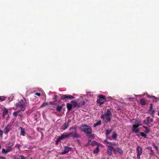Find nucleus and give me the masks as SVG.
I'll use <instances>...</instances> for the list:
<instances>
[{
	"label": "nucleus",
	"instance_id": "37",
	"mask_svg": "<svg viewBox=\"0 0 159 159\" xmlns=\"http://www.w3.org/2000/svg\"><path fill=\"white\" fill-rule=\"evenodd\" d=\"M147 97L148 98H154V99H158V98H156L154 96H150L149 95H147Z\"/></svg>",
	"mask_w": 159,
	"mask_h": 159
},
{
	"label": "nucleus",
	"instance_id": "20",
	"mask_svg": "<svg viewBox=\"0 0 159 159\" xmlns=\"http://www.w3.org/2000/svg\"><path fill=\"white\" fill-rule=\"evenodd\" d=\"M21 129V132L20 133V135L22 136H24L25 132V129L24 128H22L21 127H20Z\"/></svg>",
	"mask_w": 159,
	"mask_h": 159
},
{
	"label": "nucleus",
	"instance_id": "7",
	"mask_svg": "<svg viewBox=\"0 0 159 159\" xmlns=\"http://www.w3.org/2000/svg\"><path fill=\"white\" fill-rule=\"evenodd\" d=\"M70 136V135L69 133H66L65 134H62L58 138L57 141H56V143H57V141L58 142L63 139L69 138Z\"/></svg>",
	"mask_w": 159,
	"mask_h": 159
},
{
	"label": "nucleus",
	"instance_id": "26",
	"mask_svg": "<svg viewBox=\"0 0 159 159\" xmlns=\"http://www.w3.org/2000/svg\"><path fill=\"white\" fill-rule=\"evenodd\" d=\"M101 120H99L93 124V127H95L97 126L100 125H101Z\"/></svg>",
	"mask_w": 159,
	"mask_h": 159
},
{
	"label": "nucleus",
	"instance_id": "13",
	"mask_svg": "<svg viewBox=\"0 0 159 159\" xmlns=\"http://www.w3.org/2000/svg\"><path fill=\"white\" fill-rule=\"evenodd\" d=\"M146 149H148L150 152L149 153V155L151 156L154 155L155 154L154 152V150L152 149V148L151 146H148L146 148Z\"/></svg>",
	"mask_w": 159,
	"mask_h": 159
},
{
	"label": "nucleus",
	"instance_id": "12",
	"mask_svg": "<svg viewBox=\"0 0 159 159\" xmlns=\"http://www.w3.org/2000/svg\"><path fill=\"white\" fill-rule=\"evenodd\" d=\"M71 149V148L66 146L64 148V151L61 153V154H64L69 152Z\"/></svg>",
	"mask_w": 159,
	"mask_h": 159
},
{
	"label": "nucleus",
	"instance_id": "3",
	"mask_svg": "<svg viewBox=\"0 0 159 159\" xmlns=\"http://www.w3.org/2000/svg\"><path fill=\"white\" fill-rule=\"evenodd\" d=\"M80 130L83 132L89 134H91L92 132L91 128L89 126L86 125H83L80 127Z\"/></svg>",
	"mask_w": 159,
	"mask_h": 159
},
{
	"label": "nucleus",
	"instance_id": "6",
	"mask_svg": "<svg viewBox=\"0 0 159 159\" xmlns=\"http://www.w3.org/2000/svg\"><path fill=\"white\" fill-rule=\"evenodd\" d=\"M142 147L139 146H137L136 148V152H137V159H139L140 158V156L142 154Z\"/></svg>",
	"mask_w": 159,
	"mask_h": 159
},
{
	"label": "nucleus",
	"instance_id": "61",
	"mask_svg": "<svg viewBox=\"0 0 159 159\" xmlns=\"http://www.w3.org/2000/svg\"><path fill=\"white\" fill-rule=\"evenodd\" d=\"M1 145L0 144V149L1 148Z\"/></svg>",
	"mask_w": 159,
	"mask_h": 159
},
{
	"label": "nucleus",
	"instance_id": "42",
	"mask_svg": "<svg viewBox=\"0 0 159 159\" xmlns=\"http://www.w3.org/2000/svg\"><path fill=\"white\" fill-rule=\"evenodd\" d=\"M3 131L0 129V135L2 136L3 135Z\"/></svg>",
	"mask_w": 159,
	"mask_h": 159
},
{
	"label": "nucleus",
	"instance_id": "2",
	"mask_svg": "<svg viewBox=\"0 0 159 159\" xmlns=\"http://www.w3.org/2000/svg\"><path fill=\"white\" fill-rule=\"evenodd\" d=\"M77 126L76 125L70 127L69 129L70 133H69L70 136L73 138H80L81 137L80 134H78L77 131Z\"/></svg>",
	"mask_w": 159,
	"mask_h": 159
},
{
	"label": "nucleus",
	"instance_id": "57",
	"mask_svg": "<svg viewBox=\"0 0 159 159\" xmlns=\"http://www.w3.org/2000/svg\"><path fill=\"white\" fill-rule=\"evenodd\" d=\"M6 115L5 114H4L3 113V114H2V117H4Z\"/></svg>",
	"mask_w": 159,
	"mask_h": 159
},
{
	"label": "nucleus",
	"instance_id": "27",
	"mask_svg": "<svg viewBox=\"0 0 159 159\" xmlns=\"http://www.w3.org/2000/svg\"><path fill=\"white\" fill-rule=\"evenodd\" d=\"M15 159H29L28 157H25L23 155L20 156L16 158Z\"/></svg>",
	"mask_w": 159,
	"mask_h": 159
},
{
	"label": "nucleus",
	"instance_id": "45",
	"mask_svg": "<svg viewBox=\"0 0 159 159\" xmlns=\"http://www.w3.org/2000/svg\"><path fill=\"white\" fill-rule=\"evenodd\" d=\"M6 159V158L5 157L0 156V159Z\"/></svg>",
	"mask_w": 159,
	"mask_h": 159
},
{
	"label": "nucleus",
	"instance_id": "16",
	"mask_svg": "<svg viewBox=\"0 0 159 159\" xmlns=\"http://www.w3.org/2000/svg\"><path fill=\"white\" fill-rule=\"evenodd\" d=\"M146 119V120H144L143 121V123L147 125H148L149 123L150 117H147Z\"/></svg>",
	"mask_w": 159,
	"mask_h": 159
},
{
	"label": "nucleus",
	"instance_id": "4",
	"mask_svg": "<svg viewBox=\"0 0 159 159\" xmlns=\"http://www.w3.org/2000/svg\"><path fill=\"white\" fill-rule=\"evenodd\" d=\"M16 107H19L22 111H25L26 109V105L23 100H21L15 104Z\"/></svg>",
	"mask_w": 159,
	"mask_h": 159
},
{
	"label": "nucleus",
	"instance_id": "43",
	"mask_svg": "<svg viewBox=\"0 0 159 159\" xmlns=\"http://www.w3.org/2000/svg\"><path fill=\"white\" fill-rule=\"evenodd\" d=\"M85 104V102L84 101L82 102V104H80L79 105H84Z\"/></svg>",
	"mask_w": 159,
	"mask_h": 159
},
{
	"label": "nucleus",
	"instance_id": "9",
	"mask_svg": "<svg viewBox=\"0 0 159 159\" xmlns=\"http://www.w3.org/2000/svg\"><path fill=\"white\" fill-rule=\"evenodd\" d=\"M112 130V129H108L106 130V138L107 139H108L110 140H112V139H111V137L110 136H109V134H110Z\"/></svg>",
	"mask_w": 159,
	"mask_h": 159
},
{
	"label": "nucleus",
	"instance_id": "1",
	"mask_svg": "<svg viewBox=\"0 0 159 159\" xmlns=\"http://www.w3.org/2000/svg\"><path fill=\"white\" fill-rule=\"evenodd\" d=\"M112 113L110 109H108L107 110V112L102 115L101 118L103 119V121L107 123L111 122V117L112 116Z\"/></svg>",
	"mask_w": 159,
	"mask_h": 159
},
{
	"label": "nucleus",
	"instance_id": "14",
	"mask_svg": "<svg viewBox=\"0 0 159 159\" xmlns=\"http://www.w3.org/2000/svg\"><path fill=\"white\" fill-rule=\"evenodd\" d=\"M103 142L105 143L110 144V145H112H112L116 146V143L114 142H109L107 141V140H104L103 141Z\"/></svg>",
	"mask_w": 159,
	"mask_h": 159
},
{
	"label": "nucleus",
	"instance_id": "56",
	"mask_svg": "<svg viewBox=\"0 0 159 159\" xmlns=\"http://www.w3.org/2000/svg\"><path fill=\"white\" fill-rule=\"evenodd\" d=\"M143 128H145V129H146L147 128H148V127H146V126H143Z\"/></svg>",
	"mask_w": 159,
	"mask_h": 159
},
{
	"label": "nucleus",
	"instance_id": "62",
	"mask_svg": "<svg viewBox=\"0 0 159 159\" xmlns=\"http://www.w3.org/2000/svg\"><path fill=\"white\" fill-rule=\"evenodd\" d=\"M31 159H32V158H31Z\"/></svg>",
	"mask_w": 159,
	"mask_h": 159
},
{
	"label": "nucleus",
	"instance_id": "59",
	"mask_svg": "<svg viewBox=\"0 0 159 159\" xmlns=\"http://www.w3.org/2000/svg\"><path fill=\"white\" fill-rule=\"evenodd\" d=\"M157 115H158V116H159V112H158V113H157Z\"/></svg>",
	"mask_w": 159,
	"mask_h": 159
},
{
	"label": "nucleus",
	"instance_id": "33",
	"mask_svg": "<svg viewBox=\"0 0 159 159\" xmlns=\"http://www.w3.org/2000/svg\"><path fill=\"white\" fill-rule=\"evenodd\" d=\"M6 98L4 96H0V101L2 102L5 100Z\"/></svg>",
	"mask_w": 159,
	"mask_h": 159
},
{
	"label": "nucleus",
	"instance_id": "52",
	"mask_svg": "<svg viewBox=\"0 0 159 159\" xmlns=\"http://www.w3.org/2000/svg\"><path fill=\"white\" fill-rule=\"evenodd\" d=\"M78 107L81 106V105H79L80 104H82V102H81L79 103L78 102Z\"/></svg>",
	"mask_w": 159,
	"mask_h": 159
},
{
	"label": "nucleus",
	"instance_id": "24",
	"mask_svg": "<svg viewBox=\"0 0 159 159\" xmlns=\"http://www.w3.org/2000/svg\"><path fill=\"white\" fill-rule=\"evenodd\" d=\"M152 146L154 147L155 148L156 151L157 152V153L159 152V149L158 148V147L157 146L155 143H153L152 144Z\"/></svg>",
	"mask_w": 159,
	"mask_h": 159
},
{
	"label": "nucleus",
	"instance_id": "44",
	"mask_svg": "<svg viewBox=\"0 0 159 159\" xmlns=\"http://www.w3.org/2000/svg\"><path fill=\"white\" fill-rule=\"evenodd\" d=\"M28 138L30 140L33 139V137L31 136H28Z\"/></svg>",
	"mask_w": 159,
	"mask_h": 159
},
{
	"label": "nucleus",
	"instance_id": "18",
	"mask_svg": "<svg viewBox=\"0 0 159 159\" xmlns=\"http://www.w3.org/2000/svg\"><path fill=\"white\" fill-rule=\"evenodd\" d=\"M72 105L69 103H67L66 104V107L68 111H70L72 108Z\"/></svg>",
	"mask_w": 159,
	"mask_h": 159
},
{
	"label": "nucleus",
	"instance_id": "21",
	"mask_svg": "<svg viewBox=\"0 0 159 159\" xmlns=\"http://www.w3.org/2000/svg\"><path fill=\"white\" fill-rule=\"evenodd\" d=\"M140 103L142 105H144L146 104V101L143 98H141L140 99Z\"/></svg>",
	"mask_w": 159,
	"mask_h": 159
},
{
	"label": "nucleus",
	"instance_id": "41",
	"mask_svg": "<svg viewBox=\"0 0 159 159\" xmlns=\"http://www.w3.org/2000/svg\"><path fill=\"white\" fill-rule=\"evenodd\" d=\"M113 149L112 150L113 152H114V153L115 154L116 152L117 148L116 149L113 147Z\"/></svg>",
	"mask_w": 159,
	"mask_h": 159
},
{
	"label": "nucleus",
	"instance_id": "34",
	"mask_svg": "<svg viewBox=\"0 0 159 159\" xmlns=\"http://www.w3.org/2000/svg\"><path fill=\"white\" fill-rule=\"evenodd\" d=\"M149 111L151 112V115L152 116L154 115V113L155 111V110L153 109H152V110H149Z\"/></svg>",
	"mask_w": 159,
	"mask_h": 159
},
{
	"label": "nucleus",
	"instance_id": "40",
	"mask_svg": "<svg viewBox=\"0 0 159 159\" xmlns=\"http://www.w3.org/2000/svg\"><path fill=\"white\" fill-rule=\"evenodd\" d=\"M150 107H149V110H152L153 109V104L152 103L150 104Z\"/></svg>",
	"mask_w": 159,
	"mask_h": 159
},
{
	"label": "nucleus",
	"instance_id": "22",
	"mask_svg": "<svg viewBox=\"0 0 159 159\" xmlns=\"http://www.w3.org/2000/svg\"><path fill=\"white\" fill-rule=\"evenodd\" d=\"M117 134L115 132H113L112 137H111V139H112L116 140L117 138Z\"/></svg>",
	"mask_w": 159,
	"mask_h": 159
},
{
	"label": "nucleus",
	"instance_id": "10",
	"mask_svg": "<svg viewBox=\"0 0 159 159\" xmlns=\"http://www.w3.org/2000/svg\"><path fill=\"white\" fill-rule=\"evenodd\" d=\"M11 125H7L4 129V132L5 134H7L11 129Z\"/></svg>",
	"mask_w": 159,
	"mask_h": 159
},
{
	"label": "nucleus",
	"instance_id": "15",
	"mask_svg": "<svg viewBox=\"0 0 159 159\" xmlns=\"http://www.w3.org/2000/svg\"><path fill=\"white\" fill-rule=\"evenodd\" d=\"M69 126V125H68V124H67L66 122L62 126L61 129L63 130H65L68 128Z\"/></svg>",
	"mask_w": 159,
	"mask_h": 159
},
{
	"label": "nucleus",
	"instance_id": "39",
	"mask_svg": "<svg viewBox=\"0 0 159 159\" xmlns=\"http://www.w3.org/2000/svg\"><path fill=\"white\" fill-rule=\"evenodd\" d=\"M90 135H89V138H94L95 137V136L94 134H91Z\"/></svg>",
	"mask_w": 159,
	"mask_h": 159
},
{
	"label": "nucleus",
	"instance_id": "23",
	"mask_svg": "<svg viewBox=\"0 0 159 159\" xmlns=\"http://www.w3.org/2000/svg\"><path fill=\"white\" fill-rule=\"evenodd\" d=\"M116 152L119 153V154L121 155H122L123 153V150L119 147H117Z\"/></svg>",
	"mask_w": 159,
	"mask_h": 159
},
{
	"label": "nucleus",
	"instance_id": "46",
	"mask_svg": "<svg viewBox=\"0 0 159 159\" xmlns=\"http://www.w3.org/2000/svg\"><path fill=\"white\" fill-rule=\"evenodd\" d=\"M49 103L50 105H53L54 104V102L50 101L49 102Z\"/></svg>",
	"mask_w": 159,
	"mask_h": 159
},
{
	"label": "nucleus",
	"instance_id": "60",
	"mask_svg": "<svg viewBox=\"0 0 159 159\" xmlns=\"http://www.w3.org/2000/svg\"><path fill=\"white\" fill-rule=\"evenodd\" d=\"M19 116H21V117L22 116L21 115H19Z\"/></svg>",
	"mask_w": 159,
	"mask_h": 159
},
{
	"label": "nucleus",
	"instance_id": "30",
	"mask_svg": "<svg viewBox=\"0 0 159 159\" xmlns=\"http://www.w3.org/2000/svg\"><path fill=\"white\" fill-rule=\"evenodd\" d=\"M140 134L144 138H147V134H145L143 132H140Z\"/></svg>",
	"mask_w": 159,
	"mask_h": 159
},
{
	"label": "nucleus",
	"instance_id": "28",
	"mask_svg": "<svg viewBox=\"0 0 159 159\" xmlns=\"http://www.w3.org/2000/svg\"><path fill=\"white\" fill-rule=\"evenodd\" d=\"M62 108V106H58L57 107L56 110L58 112H60Z\"/></svg>",
	"mask_w": 159,
	"mask_h": 159
},
{
	"label": "nucleus",
	"instance_id": "48",
	"mask_svg": "<svg viewBox=\"0 0 159 159\" xmlns=\"http://www.w3.org/2000/svg\"><path fill=\"white\" fill-rule=\"evenodd\" d=\"M35 95L39 96H40L41 95V94L39 93H35Z\"/></svg>",
	"mask_w": 159,
	"mask_h": 159
},
{
	"label": "nucleus",
	"instance_id": "35",
	"mask_svg": "<svg viewBox=\"0 0 159 159\" xmlns=\"http://www.w3.org/2000/svg\"><path fill=\"white\" fill-rule=\"evenodd\" d=\"M97 144L98 143L97 142L94 141H93L91 143V145L93 146H95V145H97Z\"/></svg>",
	"mask_w": 159,
	"mask_h": 159
},
{
	"label": "nucleus",
	"instance_id": "5",
	"mask_svg": "<svg viewBox=\"0 0 159 159\" xmlns=\"http://www.w3.org/2000/svg\"><path fill=\"white\" fill-rule=\"evenodd\" d=\"M75 97L70 95L62 94L61 95V99L62 100H66L74 99Z\"/></svg>",
	"mask_w": 159,
	"mask_h": 159
},
{
	"label": "nucleus",
	"instance_id": "58",
	"mask_svg": "<svg viewBox=\"0 0 159 159\" xmlns=\"http://www.w3.org/2000/svg\"><path fill=\"white\" fill-rule=\"evenodd\" d=\"M57 98V96L55 95V97L53 99H55L56 98Z\"/></svg>",
	"mask_w": 159,
	"mask_h": 159
},
{
	"label": "nucleus",
	"instance_id": "55",
	"mask_svg": "<svg viewBox=\"0 0 159 159\" xmlns=\"http://www.w3.org/2000/svg\"><path fill=\"white\" fill-rule=\"evenodd\" d=\"M78 143H79V145H80V140L79 139H77V140Z\"/></svg>",
	"mask_w": 159,
	"mask_h": 159
},
{
	"label": "nucleus",
	"instance_id": "54",
	"mask_svg": "<svg viewBox=\"0 0 159 159\" xmlns=\"http://www.w3.org/2000/svg\"><path fill=\"white\" fill-rule=\"evenodd\" d=\"M21 111V110H18V111H16L17 113V114H19V113H20V111Z\"/></svg>",
	"mask_w": 159,
	"mask_h": 159
},
{
	"label": "nucleus",
	"instance_id": "8",
	"mask_svg": "<svg viewBox=\"0 0 159 159\" xmlns=\"http://www.w3.org/2000/svg\"><path fill=\"white\" fill-rule=\"evenodd\" d=\"M138 125H133L132 128V131L133 132L136 133L139 132L140 130L138 128Z\"/></svg>",
	"mask_w": 159,
	"mask_h": 159
},
{
	"label": "nucleus",
	"instance_id": "49",
	"mask_svg": "<svg viewBox=\"0 0 159 159\" xmlns=\"http://www.w3.org/2000/svg\"><path fill=\"white\" fill-rule=\"evenodd\" d=\"M136 125H138V127L139 126L141 125H142L141 124L139 123L138 122L137 124H135Z\"/></svg>",
	"mask_w": 159,
	"mask_h": 159
},
{
	"label": "nucleus",
	"instance_id": "31",
	"mask_svg": "<svg viewBox=\"0 0 159 159\" xmlns=\"http://www.w3.org/2000/svg\"><path fill=\"white\" fill-rule=\"evenodd\" d=\"M8 113V110L6 108H4L3 110V113L6 115Z\"/></svg>",
	"mask_w": 159,
	"mask_h": 159
},
{
	"label": "nucleus",
	"instance_id": "17",
	"mask_svg": "<svg viewBox=\"0 0 159 159\" xmlns=\"http://www.w3.org/2000/svg\"><path fill=\"white\" fill-rule=\"evenodd\" d=\"M105 100H103L101 99H97V102L98 103L100 104L99 105L101 106L102 104H103L104 103V101Z\"/></svg>",
	"mask_w": 159,
	"mask_h": 159
},
{
	"label": "nucleus",
	"instance_id": "19",
	"mask_svg": "<svg viewBox=\"0 0 159 159\" xmlns=\"http://www.w3.org/2000/svg\"><path fill=\"white\" fill-rule=\"evenodd\" d=\"M72 103V106L74 107H75L77 106L78 107V102L75 101H72L71 102Z\"/></svg>",
	"mask_w": 159,
	"mask_h": 159
},
{
	"label": "nucleus",
	"instance_id": "29",
	"mask_svg": "<svg viewBox=\"0 0 159 159\" xmlns=\"http://www.w3.org/2000/svg\"><path fill=\"white\" fill-rule=\"evenodd\" d=\"M99 147L98 146L97 147L96 149L95 150H94L93 152L94 153V154H97L99 152Z\"/></svg>",
	"mask_w": 159,
	"mask_h": 159
},
{
	"label": "nucleus",
	"instance_id": "38",
	"mask_svg": "<svg viewBox=\"0 0 159 159\" xmlns=\"http://www.w3.org/2000/svg\"><path fill=\"white\" fill-rule=\"evenodd\" d=\"M13 115L15 117H16L18 115V114L16 111H15L13 113Z\"/></svg>",
	"mask_w": 159,
	"mask_h": 159
},
{
	"label": "nucleus",
	"instance_id": "25",
	"mask_svg": "<svg viewBox=\"0 0 159 159\" xmlns=\"http://www.w3.org/2000/svg\"><path fill=\"white\" fill-rule=\"evenodd\" d=\"M11 149H8L7 150H5L4 149H3L2 150V152L4 154H6L8 152H9L10 151Z\"/></svg>",
	"mask_w": 159,
	"mask_h": 159
},
{
	"label": "nucleus",
	"instance_id": "11",
	"mask_svg": "<svg viewBox=\"0 0 159 159\" xmlns=\"http://www.w3.org/2000/svg\"><path fill=\"white\" fill-rule=\"evenodd\" d=\"M113 148V147L112 145H109L108 146V148L107 149V154L109 155H112V151Z\"/></svg>",
	"mask_w": 159,
	"mask_h": 159
},
{
	"label": "nucleus",
	"instance_id": "53",
	"mask_svg": "<svg viewBox=\"0 0 159 159\" xmlns=\"http://www.w3.org/2000/svg\"><path fill=\"white\" fill-rule=\"evenodd\" d=\"M154 120L153 119H150L149 120V122H153Z\"/></svg>",
	"mask_w": 159,
	"mask_h": 159
},
{
	"label": "nucleus",
	"instance_id": "47",
	"mask_svg": "<svg viewBox=\"0 0 159 159\" xmlns=\"http://www.w3.org/2000/svg\"><path fill=\"white\" fill-rule=\"evenodd\" d=\"M48 104V103L47 102L43 103V106H47Z\"/></svg>",
	"mask_w": 159,
	"mask_h": 159
},
{
	"label": "nucleus",
	"instance_id": "32",
	"mask_svg": "<svg viewBox=\"0 0 159 159\" xmlns=\"http://www.w3.org/2000/svg\"><path fill=\"white\" fill-rule=\"evenodd\" d=\"M99 99H102L103 100H105V96L102 95H100L98 96Z\"/></svg>",
	"mask_w": 159,
	"mask_h": 159
},
{
	"label": "nucleus",
	"instance_id": "51",
	"mask_svg": "<svg viewBox=\"0 0 159 159\" xmlns=\"http://www.w3.org/2000/svg\"><path fill=\"white\" fill-rule=\"evenodd\" d=\"M71 121L70 120H68L67 122H66L67 124H68V125H69L70 123L71 122Z\"/></svg>",
	"mask_w": 159,
	"mask_h": 159
},
{
	"label": "nucleus",
	"instance_id": "36",
	"mask_svg": "<svg viewBox=\"0 0 159 159\" xmlns=\"http://www.w3.org/2000/svg\"><path fill=\"white\" fill-rule=\"evenodd\" d=\"M151 131V130L148 128L145 129V130L144 131V132L146 133H149L150 131Z\"/></svg>",
	"mask_w": 159,
	"mask_h": 159
},
{
	"label": "nucleus",
	"instance_id": "50",
	"mask_svg": "<svg viewBox=\"0 0 159 159\" xmlns=\"http://www.w3.org/2000/svg\"><path fill=\"white\" fill-rule=\"evenodd\" d=\"M16 147H18V148H19L21 147V145L19 144H17L16 145Z\"/></svg>",
	"mask_w": 159,
	"mask_h": 159
}]
</instances>
